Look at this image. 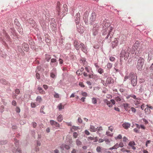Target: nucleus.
Masks as SVG:
<instances>
[{
	"label": "nucleus",
	"instance_id": "f257e3e1",
	"mask_svg": "<svg viewBox=\"0 0 153 153\" xmlns=\"http://www.w3.org/2000/svg\"><path fill=\"white\" fill-rule=\"evenodd\" d=\"M60 3L58 2L57 3V14L61 17H63L67 13L68 11L67 6L64 4L61 7Z\"/></svg>",
	"mask_w": 153,
	"mask_h": 153
},
{
	"label": "nucleus",
	"instance_id": "f03ea898",
	"mask_svg": "<svg viewBox=\"0 0 153 153\" xmlns=\"http://www.w3.org/2000/svg\"><path fill=\"white\" fill-rule=\"evenodd\" d=\"M131 49L128 47L127 50H122L120 53V59L121 62L122 61V59L123 58L124 60H127L129 57L130 54V52Z\"/></svg>",
	"mask_w": 153,
	"mask_h": 153
},
{
	"label": "nucleus",
	"instance_id": "7ed1b4c3",
	"mask_svg": "<svg viewBox=\"0 0 153 153\" xmlns=\"http://www.w3.org/2000/svg\"><path fill=\"white\" fill-rule=\"evenodd\" d=\"M129 76L131 77V84L133 86H135L137 84V77L133 73L129 74Z\"/></svg>",
	"mask_w": 153,
	"mask_h": 153
},
{
	"label": "nucleus",
	"instance_id": "20e7f679",
	"mask_svg": "<svg viewBox=\"0 0 153 153\" xmlns=\"http://www.w3.org/2000/svg\"><path fill=\"white\" fill-rule=\"evenodd\" d=\"M144 61V58L140 57L138 60L137 67L139 70H141L142 69L143 66Z\"/></svg>",
	"mask_w": 153,
	"mask_h": 153
},
{
	"label": "nucleus",
	"instance_id": "39448f33",
	"mask_svg": "<svg viewBox=\"0 0 153 153\" xmlns=\"http://www.w3.org/2000/svg\"><path fill=\"white\" fill-rule=\"evenodd\" d=\"M124 146V144L123 143L121 142L119 143H116L113 146L111 147L109 149L110 150H112L113 149H117L119 147L122 148Z\"/></svg>",
	"mask_w": 153,
	"mask_h": 153
},
{
	"label": "nucleus",
	"instance_id": "423d86ee",
	"mask_svg": "<svg viewBox=\"0 0 153 153\" xmlns=\"http://www.w3.org/2000/svg\"><path fill=\"white\" fill-rule=\"evenodd\" d=\"M96 17V14L95 12H92L90 16L89 21L90 23L92 24L95 20Z\"/></svg>",
	"mask_w": 153,
	"mask_h": 153
},
{
	"label": "nucleus",
	"instance_id": "0eeeda50",
	"mask_svg": "<svg viewBox=\"0 0 153 153\" xmlns=\"http://www.w3.org/2000/svg\"><path fill=\"white\" fill-rule=\"evenodd\" d=\"M119 39L118 38H116L114 39V41L111 42L112 47L113 48L117 46L118 43Z\"/></svg>",
	"mask_w": 153,
	"mask_h": 153
},
{
	"label": "nucleus",
	"instance_id": "6e6552de",
	"mask_svg": "<svg viewBox=\"0 0 153 153\" xmlns=\"http://www.w3.org/2000/svg\"><path fill=\"white\" fill-rule=\"evenodd\" d=\"M80 48L82 51L85 53H87L88 52L85 45L81 42L80 44Z\"/></svg>",
	"mask_w": 153,
	"mask_h": 153
},
{
	"label": "nucleus",
	"instance_id": "1a4fd4ad",
	"mask_svg": "<svg viewBox=\"0 0 153 153\" xmlns=\"http://www.w3.org/2000/svg\"><path fill=\"white\" fill-rule=\"evenodd\" d=\"M80 43L76 41V40L74 41V45L75 49L77 50H80Z\"/></svg>",
	"mask_w": 153,
	"mask_h": 153
},
{
	"label": "nucleus",
	"instance_id": "9d476101",
	"mask_svg": "<svg viewBox=\"0 0 153 153\" xmlns=\"http://www.w3.org/2000/svg\"><path fill=\"white\" fill-rule=\"evenodd\" d=\"M110 30L109 32L108 33L107 36L105 37L106 39H109L110 40L112 38L113 35V33L112 32V29L111 27H110Z\"/></svg>",
	"mask_w": 153,
	"mask_h": 153
},
{
	"label": "nucleus",
	"instance_id": "9b49d317",
	"mask_svg": "<svg viewBox=\"0 0 153 153\" xmlns=\"http://www.w3.org/2000/svg\"><path fill=\"white\" fill-rule=\"evenodd\" d=\"M99 29V26L96 25V27H94L92 30L93 35L94 36H96L98 34V30Z\"/></svg>",
	"mask_w": 153,
	"mask_h": 153
},
{
	"label": "nucleus",
	"instance_id": "f8f14e48",
	"mask_svg": "<svg viewBox=\"0 0 153 153\" xmlns=\"http://www.w3.org/2000/svg\"><path fill=\"white\" fill-rule=\"evenodd\" d=\"M50 123L52 126H54L56 127H60L59 124L53 120H51Z\"/></svg>",
	"mask_w": 153,
	"mask_h": 153
},
{
	"label": "nucleus",
	"instance_id": "ddd939ff",
	"mask_svg": "<svg viewBox=\"0 0 153 153\" xmlns=\"http://www.w3.org/2000/svg\"><path fill=\"white\" fill-rule=\"evenodd\" d=\"M115 104V102L114 100H111L110 101H109L107 105L109 107H112L113 106V105H114Z\"/></svg>",
	"mask_w": 153,
	"mask_h": 153
},
{
	"label": "nucleus",
	"instance_id": "4468645a",
	"mask_svg": "<svg viewBox=\"0 0 153 153\" xmlns=\"http://www.w3.org/2000/svg\"><path fill=\"white\" fill-rule=\"evenodd\" d=\"M22 48L23 49L26 51H28L29 50L28 45L25 43H24L22 44Z\"/></svg>",
	"mask_w": 153,
	"mask_h": 153
},
{
	"label": "nucleus",
	"instance_id": "2eb2a0df",
	"mask_svg": "<svg viewBox=\"0 0 153 153\" xmlns=\"http://www.w3.org/2000/svg\"><path fill=\"white\" fill-rule=\"evenodd\" d=\"M148 60L149 61L153 58V51H149L148 52Z\"/></svg>",
	"mask_w": 153,
	"mask_h": 153
},
{
	"label": "nucleus",
	"instance_id": "dca6fc26",
	"mask_svg": "<svg viewBox=\"0 0 153 153\" xmlns=\"http://www.w3.org/2000/svg\"><path fill=\"white\" fill-rule=\"evenodd\" d=\"M136 145L135 142L134 141H130L128 144V146H131V148L133 150H135L136 149V147L134 146Z\"/></svg>",
	"mask_w": 153,
	"mask_h": 153
},
{
	"label": "nucleus",
	"instance_id": "f3484780",
	"mask_svg": "<svg viewBox=\"0 0 153 153\" xmlns=\"http://www.w3.org/2000/svg\"><path fill=\"white\" fill-rule=\"evenodd\" d=\"M140 42L138 41H136L133 46L134 49L136 50L138 48L140 45Z\"/></svg>",
	"mask_w": 153,
	"mask_h": 153
},
{
	"label": "nucleus",
	"instance_id": "a211bd4d",
	"mask_svg": "<svg viewBox=\"0 0 153 153\" xmlns=\"http://www.w3.org/2000/svg\"><path fill=\"white\" fill-rule=\"evenodd\" d=\"M130 124L128 123H125L122 125L123 127L125 129H127L130 127Z\"/></svg>",
	"mask_w": 153,
	"mask_h": 153
},
{
	"label": "nucleus",
	"instance_id": "6ab92c4d",
	"mask_svg": "<svg viewBox=\"0 0 153 153\" xmlns=\"http://www.w3.org/2000/svg\"><path fill=\"white\" fill-rule=\"evenodd\" d=\"M89 130L91 132H95L97 131L96 128L94 126L91 125L89 128Z\"/></svg>",
	"mask_w": 153,
	"mask_h": 153
},
{
	"label": "nucleus",
	"instance_id": "aec40b11",
	"mask_svg": "<svg viewBox=\"0 0 153 153\" xmlns=\"http://www.w3.org/2000/svg\"><path fill=\"white\" fill-rule=\"evenodd\" d=\"M98 98H96L95 97H93L92 98V102L93 104H96L97 103V100L98 99Z\"/></svg>",
	"mask_w": 153,
	"mask_h": 153
},
{
	"label": "nucleus",
	"instance_id": "412c9836",
	"mask_svg": "<svg viewBox=\"0 0 153 153\" xmlns=\"http://www.w3.org/2000/svg\"><path fill=\"white\" fill-rule=\"evenodd\" d=\"M123 106L126 111H128L129 108V105L128 103H123Z\"/></svg>",
	"mask_w": 153,
	"mask_h": 153
},
{
	"label": "nucleus",
	"instance_id": "4be33fe9",
	"mask_svg": "<svg viewBox=\"0 0 153 153\" xmlns=\"http://www.w3.org/2000/svg\"><path fill=\"white\" fill-rule=\"evenodd\" d=\"M76 19H75V21L76 22V23L78 24V23L79 22V21H80V18L79 17V13H77L76 15Z\"/></svg>",
	"mask_w": 153,
	"mask_h": 153
},
{
	"label": "nucleus",
	"instance_id": "5701e85b",
	"mask_svg": "<svg viewBox=\"0 0 153 153\" xmlns=\"http://www.w3.org/2000/svg\"><path fill=\"white\" fill-rule=\"evenodd\" d=\"M140 99L139 98H137L136 100H135L134 101V104L135 105H137L140 104Z\"/></svg>",
	"mask_w": 153,
	"mask_h": 153
},
{
	"label": "nucleus",
	"instance_id": "b1692460",
	"mask_svg": "<svg viewBox=\"0 0 153 153\" xmlns=\"http://www.w3.org/2000/svg\"><path fill=\"white\" fill-rule=\"evenodd\" d=\"M57 121L59 122H61L63 119L62 116L61 114L59 115L57 117Z\"/></svg>",
	"mask_w": 153,
	"mask_h": 153
},
{
	"label": "nucleus",
	"instance_id": "393cba45",
	"mask_svg": "<svg viewBox=\"0 0 153 153\" xmlns=\"http://www.w3.org/2000/svg\"><path fill=\"white\" fill-rule=\"evenodd\" d=\"M42 100L41 97L38 96L36 99V101L39 103H40Z\"/></svg>",
	"mask_w": 153,
	"mask_h": 153
},
{
	"label": "nucleus",
	"instance_id": "a878e982",
	"mask_svg": "<svg viewBox=\"0 0 153 153\" xmlns=\"http://www.w3.org/2000/svg\"><path fill=\"white\" fill-rule=\"evenodd\" d=\"M84 70V68H82L80 70H78L76 72V74L77 75H82V71Z\"/></svg>",
	"mask_w": 153,
	"mask_h": 153
},
{
	"label": "nucleus",
	"instance_id": "bb28decb",
	"mask_svg": "<svg viewBox=\"0 0 153 153\" xmlns=\"http://www.w3.org/2000/svg\"><path fill=\"white\" fill-rule=\"evenodd\" d=\"M80 62L81 63H82V64L85 67V66L87 65V62L85 60H81L80 61Z\"/></svg>",
	"mask_w": 153,
	"mask_h": 153
},
{
	"label": "nucleus",
	"instance_id": "cd10ccee",
	"mask_svg": "<svg viewBox=\"0 0 153 153\" xmlns=\"http://www.w3.org/2000/svg\"><path fill=\"white\" fill-rule=\"evenodd\" d=\"M45 59L48 62H49L50 59H51V56L48 54H46Z\"/></svg>",
	"mask_w": 153,
	"mask_h": 153
},
{
	"label": "nucleus",
	"instance_id": "c85d7f7f",
	"mask_svg": "<svg viewBox=\"0 0 153 153\" xmlns=\"http://www.w3.org/2000/svg\"><path fill=\"white\" fill-rule=\"evenodd\" d=\"M144 111L145 113H146L147 114H149L151 112V110H150L149 108H146L145 110Z\"/></svg>",
	"mask_w": 153,
	"mask_h": 153
},
{
	"label": "nucleus",
	"instance_id": "c756f323",
	"mask_svg": "<svg viewBox=\"0 0 153 153\" xmlns=\"http://www.w3.org/2000/svg\"><path fill=\"white\" fill-rule=\"evenodd\" d=\"M58 107L59 110H61L62 109H63L64 108V106H63L62 103L59 104L58 106Z\"/></svg>",
	"mask_w": 153,
	"mask_h": 153
},
{
	"label": "nucleus",
	"instance_id": "7c9ffc66",
	"mask_svg": "<svg viewBox=\"0 0 153 153\" xmlns=\"http://www.w3.org/2000/svg\"><path fill=\"white\" fill-rule=\"evenodd\" d=\"M28 22L30 24H33L35 23V21L33 19L31 18H30L29 19Z\"/></svg>",
	"mask_w": 153,
	"mask_h": 153
},
{
	"label": "nucleus",
	"instance_id": "2f4dec72",
	"mask_svg": "<svg viewBox=\"0 0 153 153\" xmlns=\"http://www.w3.org/2000/svg\"><path fill=\"white\" fill-rule=\"evenodd\" d=\"M96 130H97L96 131L97 132H99L101 131L102 130L103 128L102 126H100L96 128Z\"/></svg>",
	"mask_w": 153,
	"mask_h": 153
},
{
	"label": "nucleus",
	"instance_id": "473e14b6",
	"mask_svg": "<svg viewBox=\"0 0 153 153\" xmlns=\"http://www.w3.org/2000/svg\"><path fill=\"white\" fill-rule=\"evenodd\" d=\"M76 145L78 146L82 144L81 142L80 141L79 139H77L76 140Z\"/></svg>",
	"mask_w": 153,
	"mask_h": 153
},
{
	"label": "nucleus",
	"instance_id": "72a5a7b5",
	"mask_svg": "<svg viewBox=\"0 0 153 153\" xmlns=\"http://www.w3.org/2000/svg\"><path fill=\"white\" fill-rule=\"evenodd\" d=\"M101 147L100 146H97L96 148V151L98 152H101Z\"/></svg>",
	"mask_w": 153,
	"mask_h": 153
},
{
	"label": "nucleus",
	"instance_id": "f704fd0d",
	"mask_svg": "<svg viewBox=\"0 0 153 153\" xmlns=\"http://www.w3.org/2000/svg\"><path fill=\"white\" fill-rule=\"evenodd\" d=\"M44 109V106L43 105L42 106L40 110V113H42L43 114H45V113L43 111V110Z\"/></svg>",
	"mask_w": 153,
	"mask_h": 153
},
{
	"label": "nucleus",
	"instance_id": "c9c22d12",
	"mask_svg": "<svg viewBox=\"0 0 153 153\" xmlns=\"http://www.w3.org/2000/svg\"><path fill=\"white\" fill-rule=\"evenodd\" d=\"M98 72L100 74H102L104 72L103 70L101 68H100L98 70Z\"/></svg>",
	"mask_w": 153,
	"mask_h": 153
},
{
	"label": "nucleus",
	"instance_id": "e433bc0d",
	"mask_svg": "<svg viewBox=\"0 0 153 153\" xmlns=\"http://www.w3.org/2000/svg\"><path fill=\"white\" fill-rule=\"evenodd\" d=\"M122 138V136L120 134L118 135L117 137H115V139L116 140H118V139H121Z\"/></svg>",
	"mask_w": 153,
	"mask_h": 153
},
{
	"label": "nucleus",
	"instance_id": "4c0bfd02",
	"mask_svg": "<svg viewBox=\"0 0 153 153\" xmlns=\"http://www.w3.org/2000/svg\"><path fill=\"white\" fill-rule=\"evenodd\" d=\"M112 64L110 63H108L107 64V67L109 69L111 68L112 67Z\"/></svg>",
	"mask_w": 153,
	"mask_h": 153
},
{
	"label": "nucleus",
	"instance_id": "58836bf2",
	"mask_svg": "<svg viewBox=\"0 0 153 153\" xmlns=\"http://www.w3.org/2000/svg\"><path fill=\"white\" fill-rule=\"evenodd\" d=\"M79 127H78L75 126H73L72 127L71 129L72 130H74V131L77 130L78 129H79Z\"/></svg>",
	"mask_w": 153,
	"mask_h": 153
},
{
	"label": "nucleus",
	"instance_id": "ea45409f",
	"mask_svg": "<svg viewBox=\"0 0 153 153\" xmlns=\"http://www.w3.org/2000/svg\"><path fill=\"white\" fill-rule=\"evenodd\" d=\"M115 100L117 102L120 101L121 100V99L120 97H117L115 98Z\"/></svg>",
	"mask_w": 153,
	"mask_h": 153
},
{
	"label": "nucleus",
	"instance_id": "a19ab883",
	"mask_svg": "<svg viewBox=\"0 0 153 153\" xmlns=\"http://www.w3.org/2000/svg\"><path fill=\"white\" fill-rule=\"evenodd\" d=\"M123 141L124 142H127L128 141V139L126 137H124L123 138Z\"/></svg>",
	"mask_w": 153,
	"mask_h": 153
},
{
	"label": "nucleus",
	"instance_id": "79ce46f5",
	"mask_svg": "<svg viewBox=\"0 0 153 153\" xmlns=\"http://www.w3.org/2000/svg\"><path fill=\"white\" fill-rule=\"evenodd\" d=\"M121 40L120 41V44H122L124 43V42L125 41V38L124 37H122L121 38Z\"/></svg>",
	"mask_w": 153,
	"mask_h": 153
},
{
	"label": "nucleus",
	"instance_id": "37998d69",
	"mask_svg": "<svg viewBox=\"0 0 153 153\" xmlns=\"http://www.w3.org/2000/svg\"><path fill=\"white\" fill-rule=\"evenodd\" d=\"M106 133V135L109 136H111L113 135V134L111 133L109 131H107Z\"/></svg>",
	"mask_w": 153,
	"mask_h": 153
},
{
	"label": "nucleus",
	"instance_id": "c03bdc74",
	"mask_svg": "<svg viewBox=\"0 0 153 153\" xmlns=\"http://www.w3.org/2000/svg\"><path fill=\"white\" fill-rule=\"evenodd\" d=\"M79 85L81 87L84 88L85 87V85L82 82H80L79 83Z\"/></svg>",
	"mask_w": 153,
	"mask_h": 153
},
{
	"label": "nucleus",
	"instance_id": "a18cd8bd",
	"mask_svg": "<svg viewBox=\"0 0 153 153\" xmlns=\"http://www.w3.org/2000/svg\"><path fill=\"white\" fill-rule=\"evenodd\" d=\"M131 111L134 113H135L136 112V109L133 107H132L131 108Z\"/></svg>",
	"mask_w": 153,
	"mask_h": 153
},
{
	"label": "nucleus",
	"instance_id": "49530a36",
	"mask_svg": "<svg viewBox=\"0 0 153 153\" xmlns=\"http://www.w3.org/2000/svg\"><path fill=\"white\" fill-rule=\"evenodd\" d=\"M53 96L54 97L56 98H59V94L57 93H55Z\"/></svg>",
	"mask_w": 153,
	"mask_h": 153
},
{
	"label": "nucleus",
	"instance_id": "de8ad7c7",
	"mask_svg": "<svg viewBox=\"0 0 153 153\" xmlns=\"http://www.w3.org/2000/svg\"><path fill=\"white\" fill-rule=\"evenodd\" d=\"M16 112L19 113L20 111V109L19 107H17L16 108Z\"/></svg>",
	"mask_w": 153,
	"mask_h": 153
},
{
	"label": "nucleus",
	"instance_id": "09e8293b",
	"mask_svg": "<svg viewBox=\"0 0 153 153\" xmlns=\"http://www.w3.org/2000/svg\"><path fill=\"white\" fill-rule=\"evenodd\" d=\"M78 136V134L76 132H74L73 133V137L74 138H76Z\"/></svg>",
	"mask_w": 153,
	"mask_h": 153
},
{
	"label": "nucleus",
	"instance_id": "8fccbe9b",
	"mask_svg": "<svg viewBox=\"0 0 153 153\" xmlns=\"http://www.w3.org/2000/svg\"><path fill=\"white\" fill-rule=\"evenodd\" d=\"M56 76L55 74L53 73H51L50 74V76L52 78H54Z\"/></svg>",
	"mask_w": 153,
	"mask_h": 153
},
{
	"label": "nucleus",
	"instance_id": "3c124183",
	"mask_svg": "<svg viewBox=\"0 0 153 153\" xmlns=\"http://www.w3.org/2000/svg\"><path fill=\"white\" fill-rule=\"evenodd\" d=\"M65 148L66 149L68 150L70 149V147L69 145L65 144Z\"/></svg>",
	"mask_w": 153,
	"mask_h": 153
},
{
	"label": "nucleus",
	"instance_id": "603ef678",
	"mask_svg": "<svg viewBox=\"0 0 153 153\" xmlns=\"http://www.w3.org/2000/svg\"><path fill=\"white\" fill-rule=\"evenodd\" d=\"M36 78L38 79H39L40 78V76L39 74L38 73H37L36 74Z\"/></svg>",
	"mask_w": 153,
	"mask_h": 153
},
{
	"label": "nucleus",
	"instance_id": "864d4df0",
	"mask_svg": "<svg viewBox=\"0 0 153 153\" xmlns=\"http://www.w3.org/2000/svg\"><path fill=\"white\" fill-rule=\"evenodd\" d=\"M84 97H86L87 96V94L85 92H82L81 94Z\"/></svg>",
	"mask_w": 153,
	"mask_h": 153
},
{
	"label": "nucleus",
	"instance_id": "5fc2aeb1",
	"mask_svg": "<svg viewBox=\"0 0 153 153\" xmlns=\"http://www.w3.org/2000/svg\"><path fill=\"white\" fill-rule=\"evenodd\" d=\"M129 78L131 79V77L129 76V75L128 76H126L124 77V80L126 81L127 79Z\"/></svg>",
	"mask_w": 153,
	"mask_h": 153
},
{
	"label": "nucleus",
	"instance_id": "6e6d98bb",
	"mask_svg": "<svg viewBox=\"0 0 153 153\" xmlns=\"http://www.w3.org/2000/svg\"><path fill=\"white\" fill-rule=\"evenodd\" d=\"M31 106L33 108H34L36 107V105L33 102H31Z\"/></svg>",
	"mask_w": 153,
	"mask_h": 153
},
{
	"label": "nucleus",
	"instance_id": "4d7b16f0",
	"mask_svg": "<svg viewBox=\"0 0 153 153\" xmlns=\"http://www.w3.org/2000/svg\"><path fill=\"white\" fill-rule=\"evenodd\" d=\"M85 70L88 73H90V70L89 69V67H85Z\"/></svg>",
	"mask_w": 153,
	"mask_h": 153
},
{
	"label": "nucleus",
	"instance_id": "13d9d810",
	"mask_svg": "<svg viewBox=\"0 0 153 153\" xmlns=\"http://www.w3.org/2000/svg\"><path fill=\"white\" fill-rule=\"evenodd\" d=\"M39 93L42 94H45V91L42 89L39 91Z\"/></svg>",
	"mask_w": 153,
	"mask_h": 153
},
{
	"label": "nucleus",
	"instance_id": "bf43d9fd",
	"mask_svg": "<svg viewBox=\"0 0 153 153\" xmlns=\"http://www.w3.org/2000/svg\"><path fill=\"white\" fill-rule=\"evenodd\" d=\"M94 75L92 74H88V76L89 78H92L93 77Z\"/></svg>",
	"mask_w": 153,
	"mask_h": 153
},
{
	"label": "nucleus",
	"instance_id": "052dcab7",
	"mask_svg": "<svg viewBox=\"0 0 153 153\" xmlns=\"http://www.w3.org/2000/svg\"><path fill=\"white\" fill-rule=\"evenodd\" d=\"M82 119L80 118L79 117L78 119V122L79 123H81L82 122Z\"/></svg>",
	"mask_w": 153,
	"mask_h": 153
},
{
	"label": "nucleus",
	"instance_id": "680f3d73",
	"mask_svg": "<svg viewBox=\"0 0 153 153\" xmlns=\"http://www.w3.org/2000/svg\"><path fill=\"white\" fill-rule=\"evenodd\" d=\"M15 92L17 94H18L20 93V91L19 89H16L15 90Z\"/></svg>",
	"mask_w": 153,
	"mask_h": 153
},
{
	"label": "nucleus",
	"instance_id": "e2e57ef3",
	"mask_svg": "<svg viewBox=\"0 0 153 153\" xmlns=\"http://www.w3.org/2000/svg\"><path fill=\"white\" fill-rule=\"evenodd\" d=\"M110 60L111 61H114L115 59V58L113 56H111L109 58Z\"/></svg>",
	"mask_w": 153,
	"mask_h": 153
},
{
	"label": "nucleus",
	"instance_id": "0e129e2a",
	"mask_svg": "<svg viewBox=\"0 0 153 153\" xmlns=\"http://www.w3.org/2000/svg\"><path fill=\"white\" fill-rule=\"evenodd\" d=\"M94 137H92L91 136L89 137L88 138V140H94Z\"/></svg>",
	"mask_w": 153,
	"mask_h": 153
},
{
	"label": "nucleus",
	"instance_id": "69168bd1",
	"mask_svg": "<svg viewBox=\"0 0 153 153\" xmlns=\"http://www.w3.org/2000/svg\"><path fill=\"white\" fill-rule=\"evenodd\" d=\"M12 105L14 106H16V102L15 100H13L12 102Z\"/></svg>",
	"mask_w": 153,
	"mask_h": 153
},
{
	"label": "nucleus",
	"instance_id": "338daca9",
	"mask_svg": "<svg viewBox=\"0 0 153 153\" xmlns=\"http://www.w3.org/2000/svg\"><path fill=\"white\" fill-rule=\"evenodd\" d=\"M85 134L87 135H89L90 134L89 132L87 130H85Z\"/></svg>",
	"mask_w": 153,
	"mask_h": 153
},
{
	"label": "nucleus",
	"instance_id": "774afa93",
	"mask_svg": "<svg viewBox=\"0 0 153 153\" xmlns=\"http://www.w3.org/2000/svg\"><path fill=\"white\" fill-rule=\"evenodd\" d=\"M104 141L103 139L100 138L98 140V142L99 143H102Z\"/></svg>",
	"mask_w": 153,
	"mask_h": 153
}]
</instances>
